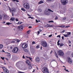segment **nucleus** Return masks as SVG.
Returning <instances> with one entry per match:
<instances>
[{
    "instance_id": "f257e3e1",
    "label": "nucleus",
    "mask_w": 73,
    "mask_h": 73,
    "mask_svg": "<svg viewBox=\"0 0 73 73\" xmlns=\"http://www.w3.org/2000/svg\"><path fill=\"white\" fill-rule=\"evenodd\" d=\"M24 8L27 9H29L30 8L29 4L28 3H26L23 5Z\"/></svg>"
},
{
    "instance_id": "f03ea898",
    "label": "nucleus",
    "mask_w": 73,
    "mask_h": 73,
    "mask_svg": "<svg viewBox=\"0 0 73 73\" xmlns=\"http://www.w3.org/2000/svg\"><path fill=\"white\" fill-rule=\"evenodd\" d=\"M42 71L43 73H49L48 70L46 67H43L42 69Z\"/></svg>"
},
{
    "instance_id": "7ed1b4c3",
    "label": "nucleus",
    "mask_w": 73,
    "mask_h": 73,
    "mask_svg": "<svg viewBox=\"0 0 73 73\" xmlns=\"http://www.w3.org/2000/svg\"><path fill=\"white\" fill-rule=\"evenodd\" d=\"M41 44L44 48H46L48 46L47 43L45 41H43L41 42Z\"/></svg>"
},
{
    "instance_id": "20e7f679",
    "label": "nucleus",
    "mask_w": 73,
    "mask_h": 73,
    "mask_svg": "<svg viewBox=\"0 0 73 73\" xmlns=\"http://www.w3.org/2000/svg\"><path fill=\"white\" fill-rule=\"evenodd\" d=\"M61 3L63 5H65L68 3V0H61Z\"/></svg>"
},
{
    "instance_id": "39448f33",
    "label": "nucleus",
    "mask_w": 73,
    "mask_h": 73,
    "mask_svg": "<svg viewBox=\"0 0 73 73\" xmlns=\"http://www.w3.org/2000/svg\"><path fill=\"white\" fill-rule=\"evenodd\" d=\"M19 51V48L17 47H15L12 50V52L13 53H16Z\"/></svg>"
},
{
    "instance_id": "423d86ee",
    "label": "nucleus",
    "mask_w": 73,
    "mask_h": 73,
    "mask_svg": "<svg viewBox=\"0 0 73 73\" xmlns=\"http://www.w3.org/2000/svg\"><path fill=\"white\" fill-rule=\"evenodd\" d=\"M58 54L59 56H63L64 55V54L63 52L60 50L58 51Z\"/></svg>"
},
{
    "instance_id": "0eeeda50",
    "label": "nucleus",
    "mask_w": 73,
    "mask_h": 73,
    "mask_svg": "<svg viewBox=\"0 0 73 73\" xmlns=\"http://www.w3.org/2000/svg\"><path fill=\"white\" fill-rule=\"evenodd\" d=\"M2 68L3 69L5 73H9V71H8V70L6 68H5L4 67H2Z\"/></svg>"
},
{
    "instance_id": "6e6552de",
    "label": "nucleus",
    "mask_w": 73,
    "mask_h": 73,
    "mask_svg": "<svg viewBox=\"0 0 73 73\" xmlns=\"http://www.w3.org/2000/svg\"><path fill=\"white\" fill-rule=\"evenodd\" d=\"M28 46H27V44L25 43H23L22 45V47L23 49H24L25 48H27Z\"/></svg>"
},
{
    "instance_id": "1a4fd4ad",
    "label": "nucleus",
    "mask_w": 73,
    "mask_h": 73,
    "mask_svg": "<svg viewBox=\"0 0 73 73\" xmlns=\"http://www.w3.org/2000/svg\"><path fill=\"white\" fill-rule=\"evenodd\" d=\"M9 9L10 11V12H16V9L15 8H13L11 9V8L10 7H9Z\"/></svg>"
},
{
    "instance_id": "9d476101",
    "label": "nucleus",
    "mask_w": 73,
    "mask_h": 73,
    "mask_svg": "<svg viewBox=\"0 0 73 73\" xmlns=\"http://www.w3.org/2000/svg\"><path fill=\"white\" fill-rule=\"evenodd\" d=\"M18 29L19 31H23V26L22 25L19 26L18 27Z\"/></svg>"
},
{
    "instance_id": "9b49d317",
    "label": "nucleus",
    "mask_w": 73,
    "mask_h": 73,
    "mask_svg": "<svg viewBox=\"0 0 73 73\" xmlns=\"http://www.w3.org/2000/svg\"><path fill=\"white\" fill-rule=\"evenodd\" d=\"M26 64H27V66H29V65L31 64V61L29 60H26Z\"/></svg>"
},
{
    "instance_id": "f8f14e48",
    "label": "nucleus",
    "mask_w": 73,
    "mask_h": 73,
    "mask_svg": "<svg viewBox=\"0 0 73 73\" xmlns=\"http://www.w3.org/2000/svg\"><path fill=\"white\" fill-rule=\"evenodd\" d=\"M68 63L70 64H72V59H71L69 57L68 58Z\"/></svg>"
},
{
    "instance_id": "ddd939ff",
    "label": "nucleus",
    "mask_w": 73,
    "mask_h": 73,
    "mask_svg": "<svg viewBox=\"0 0 73 73\" xmlns=\"http://www.w3.org/2000/svg\"><path fill=\"white\" fill-rule=\"evenodd\" d=\"M36 62H39L40 61V58L38 57H37L36 58Z\"/></svg>"
},
{
    "instance_id": "4468645a",
    "label": "nucleus",
    "mask_w": 73,
    "mask_h": 73,
    "mask_svg": "<svg viewBox=\"0 0 73 73\" xmlns=\"http://www.w3.org/2000/svg\"><path fill=\"white\" fill-rule=\"evenodd\" d=\"M29 69H31L32 68V64H29V66H28Z\"/></svg>"
},
{
    "instance_id": "2eb2a0df",
    "label": "nucleus",
    "mask_w": 73,
    "mask_h": 73,
    "mask_svg": "<svg viewBox=\"0 0 73 73\" xmlns=\"http://www.w3.org/2000/svg\"><path fill=\"white\" fill-rule=\"evenodd\" d=\"M16 20V19L15 18L13 17H12L10 19V20H11V21H13L14 20Z\"/></svg>"
},
{
    "instance_id": "dca6fc26",
    "label": "nucleus",
    "mask_w": 73,
    "mask_h": 73,
    "mask_svg": "<svg viewBox=\"0 0 73 73\" xmlns=\"http://www.w3.org/2000/svg\"><path fill=\"white\" fill-rule=\"evenodd\" d=\"M54 56H56V57L58 58V55H57V53H56V52H55L54 53Z\"/></svg>"
},
{
    "instance_id": "f3484780",
    "label": "nucleus",
    "mask_w": 73,
    "mask_h": 73,
    "mask_svg": "<svg viewBox=\"0 0 73 73\" xmlns=\"http://www.w3.org/2000/svg\"><path fill=\"white\" fill-rule=\"evenodd\" d=\"M38 12H41L42 11V10L41 9H38Z\"/></svg>"
},
{
    "instance_id": "a211bd4d",
    "label": "nucleus",
    "mask_w": 73,
    "mask_h": 73,
    "mask_svg": "<svg viewBox=\"0 0 73 73\" xmlns=\"http://www.w3.org/2000/svg\"><path fill=\"white\" fill-rule=\"evenodd\" d=\"M67 35H68V36L69 37V35H71V33L68 32L67 33Z\"/></svg>"
},
{
    "instance_id": "6ab92c4d",
    "label": "nucleus",
    "mask_w": 73,
    "mask_h": 73,
    "mask_svg": "<svg viewBox=\"0 0 73 73\" xmlns=\"http://www.w3.org/2000/svg\"><path fill=\"white\" fill-rule=\"evenodd\" d=\"M43 3V1H40L38 3V4H42Z\"/></svg>"
},
{
    "instance_id": "aec40b11",
    "label": "nucleus",
    "mask_w": 73,
    "mask_h": 73,
    "mask_svg": "<svg viewBox=\"0 0 73 73\" xmlns=\"http://www.w3.org/2000/svg\"><path fill=\"white\" fill-rule=\"evenodd\" d=\"M63 36L65 37H68V36L67 34H63Z\"/></svg>"
},
{
    "instance_id": "412c9836",
    "label": "nucleus",
    "mask_w": 73,
    "mask_h": 73,
    "mask_svg": "<svg viewBox=\"0 0 73 73\" xmlns=\"http://www.w3.org/2000/svg\"><path fill=\"white\" fill-rule=\"evenodd\" d=\"M21 10H22V11H23L24 12H25V11H26V10L25 9L23 8H22L21 9Z\"/></svg>"
},
{
    "instance_id": "4be33fe9",
    "label": "nucleus",
    "mask_w": 73,
    "mask_h": 73,
    "mask_svg": "<svg viewBox=\"0 0 73 73\" xmlns=\"http://www.w3.org/2000/svg\"><path fill=\"white\" fill-rule=\"evenodd\" d=\"M15 41H16V42H20V40H19V39H15Z\"/></svg>"
},
{
    "instance_id": "5701e85b",
    "label": "nucleus",
    "mask_w": 73,
    "mask_h": 73,
    "mask_svg": "<svg viewBox=\"0 0 73 73\" xmlns=\"http://www.w3.org/2000/svg\"><path fill=\"white\" fill-rule=\"evenodd\" d=\"M49 24H47L45 26V27L46 28H48V27H49Z\"/></svg>"
},
{
    "instance_id": "b1692460",
    "label": "nucleus",
    "mask_w": 73,
    "mask_h": 73,
    "mask_svg": "<svg viewBox=\"0 0 73 73\" xmlns=\"http://www.w3.org/2000/svg\"><path fill=\"white\" fill-rule=\"evenodd\" d=\"M24 50L25 52H28L29 51L28 50V49H24Z\"/></svg>"
},
{
    "instance_id": "393cba45",
    "label": "nucleus",
    "mask_w": 73,
    "mask_h": 73,
    "mask_svg": "<svg viewBox=\"0 0 73 73\" xmlns=\"http://www.w3.org/2000/svg\"><path fill=\"white\" fill-rule=\"evenodd\" d=\"M3 47V45L0 44V49H1Z\"/></svg>"
},
{
    "instance_id": "a878e982",
    "label": "nucleus",
    "mask_w": 73,
    "mask_h": 73,
    "mask_svg": "<svg viewBox=\"0 0 73 73\" xmlns=\"http://www.w3.org/2000/svg\"><path fill=\"white\" fill-rule=\"evenodd\" d=\"M40 48V45H38L36 47V49H38V48Z\"/></svg>"
},
{
    "instance_id": "bb28decb",
    "label": "nucleus",
    "mask_w": 73,
    "mask_h": 73,
    "mask_svg": "<svg viewBox=\"0 0 73 73\" xmlns=\"http://www.w3.org/2000/svg\"><path fill=\"white\" fill-rule=\"evenodd\" d=\"M2 18L3 17L2 16V15H0V20H2Z\"/></svg>"
},
{
    "instance_id": "cd10ccee",
    "label": "nucleus",
    "mask_w": 73,
    "mask_h": 73,
    "mask_svg": "<svg viewBox=\"0 0 73 73\" xmlns=\"http://www.w3.org/2000/svg\"><path fill=\"white\" fill-rule=\"evenodd\" d=\"M59 27H61V28H64V27H65V25H63L60 26H59Z\"/></svg>"
},
{
    "instance_id": "c85d7f7f",
    "label": "nucleus",
    "mask_w": 73,
    "mask_h": 73,
    "mask_svg": "<svg viewBox=\"0 0 73 73\" xmlns=\"http://www.w3.org/2000/svg\"><path fill=\"white\" fill-rule=\"evenodd\" d=\"M64 45V44L62 43H61L60 44V46H62Z\"/></svg>"
},
{
    "instance_id": "c756f323",
    "label": "nucleus",
    "mask_w": 73,
    "mask_h": 73,
    "mask_svg": "<svg viewBox=\"0 0 73 73\" xmlns=\"http://www.w3.org/2000/svg\"><path fill=\"white\" fill-rule=\"evenodd\" d=\"M4 16H3V17L4 19H5L6 17H7V16L6 15H4Z\"/></svg>"
},
{
    "instance_id": "7c9ffc66",
    "label": "nucleus",
    "mask_w": 73,
    "mask_h": 73,
    "mask_svg": "<svg viewBox=\"0 0 73 73\" xmlns=\"http://www.w3.org/2000/svg\"><path fill=\"white\" fill-rule=\"evenodd\" d=\"M49 27H53V25H49Z\"/></svg>"
},
{
    "instance_id": "2f4dec72",
    "label": "nucleus",
    "mask_w": 73,
    "mask_h": 73,
    "mask_svg": "<svg viewBox=\"0 0 73 73\" xmlns=\"http://www.w3.org/2000/svg\"><path fill=\"white\" fill-rule=\"evenodd\" d=\"M48 22L50 23H54V21H48Z\"/></svg>"
},
{
    "instance_id": "473e14b6",
    "label": "nucleus",
    "mask_w": 73,
    "mask_h": 73,
    "mask_svg": "<svg viewBox=\"0 0 73 73\" xmlns=\"http://www.w3.org/2000/svg\"><path fill=\"white\" fill-rule=\"evenodd\" d=\"M17 24H22V23L20 21H19L18 22Z\"/></svg>"
},
{
    "instance_id": "72a5a7b5",
    "label": "nucleus",
    "mask_w": 73,
    "mask_h": 73,
    "mask_svg": "<svg viewBox=\"0 0 73 73\" xmlns=\"http://www.w3.org/2000/svg\"><path fill=\"white\" fill-rule=\"evenodd\" d=\"M48 13H49V12L47 11L46 12H45L44 13H45L46 15H47L48 14Z\"/></svg>"
},
{
    "instance_id": "f704fd0d",
    "label": "nucleus",
    "mask_w": 73,
    "mask_h": 73,
    "mask_svg": "<svg viewBox=\"0 0 73 73\" xmlns=\"http://www.w3.org/2000/svg\"><path fill=\"white\" fill-rule=\"evenodd\" d=\"M50 7L51 8H54V5H51V6Z\"/></svg>"
},
{
    "instance_id": "c9c22d12",
    "label": "nucleus",
    "mask_w": 73,
    "mask_h": 73,
    "mask_svg": "<svg viewBox=\"0 0 73 73\" xmlns=\"http://www.w3.org/2000/svg\"><path fill=\"white\" fill-rule=\"evenodd\" d=\"M1 58L3 60H4V59L5 58L4 57H1Z\"/></svg>"
},
{
    "instance_id": "e433bc0d",
    "label": "nucleus",
    "mask_w": 73,
    "mask_h": 73,
    "mask_svg": "<svg viewBox=\"0 0 73 73\" xmlns=\"http://www.w3.org/2000/svg\"><path fill=\"white\" fill-rule=\"evenodd\" d=\"M29 57V60H31V61H32V58H31V57Z\"/></svg>"
},
{
    "instance_id": "4c0bfd02",
    "label": "nucleus",
    "mask_w": 73,
    "mask_h": 73,
    "mask_svg": "<svg viewBox=\"0 0 73 73\" xmlns=\"http://www.w3.org/2000/svg\"><path fill=\"white\" fill-rule=\"evenodd\" d=\"M66 19V17H64L63 18V20H65Z\"/></svg>"
},
{
    "instance_id": "58836bf2",
    "label": "nucleus",
    "mask_w": 73,
    "mask_h": 73,
    "mask_svg": "<svg viewBox=\"0 0 73 73\" xmlns=\"http://www.w3.org/2000/svg\"><path fill=\"white\" fill-rule=\"evenodd\" d=\"M56 37H59V38H60L61 37V36L60 35H58Z\"/></svg>"
},
{
    "instance_id": "ea45409f",
    "label": "nucleus",
    "mask_w": 73,
    "mask_h": 73,
    "mask_svg": "<svg viewBox=\"0 0 73 73\" xmlns=\"http://www.w3.org/2000/svg\"><path fill=\"white\" fill-rule=\"evenodd\" d=\"M18 73H25V72H22L21 71H19L18 72Z\"/></svg>"
},
{
    "instance_id": "a19ab883",
    "label": "nucleus",
    "mask_w": 73,
    "mask_h": 73,
    "mask_svg": "<svg viewBox=\"0 0 73 73\" xmlns=\"http://www.w3.org/2000/svg\"><path fill=\"white\" fill-rule=\"evenodd\" d=\"M54 19L55 20H57V19H58V17H56Z\"/></svg>"
},
{
    "instance_id": "79ce46f5",
    "label": "nucleus",
    "mask_w": 73,
    "mask_h": 73,
    "mask_svg": "<svg viewBox=\"0 0 73 73\" xmlns=\"http://www.w3.org/2000/svg\"><path fill=\"white\" fill-rule=\"evenodd\" d=\"M48 11H49V12H51V10L50 9H48Z\"/></svg>"
},
{
    "instance_id": "37998d69",
    "label": "nucleus",
    "mask_w": 73,
    "mask_h": 73,
    "mask_svg": "<svg viewBox=\"0 0 73 73\" xmlns=\"http://www.w3.org/2000/svg\"><path fill=\"white\" fill-rule=\"evenodd\" d=\"M57 45L59 46V45H60V43H57Z\"/></svg>"
},
{
    "instance_id": "c03bdc74",
    "label": "nucleus",
    "mask_w": 73,
    "mask_h": 73,
    "mask_svg": "<svg viewBox=\"0 0 73 73\" xmlns=\"http://www.w3.org/2000/svg\"><path fill=\"white\" fill-rule=\"evenodd\" d=\"M52 35H50L48 36V37H52Z\"/></svg>"
},
{
    "instance_id": "a18cd8bd",
    "label": "nucleus",
    "mask_w": 73,
    "mask_h": 73,
    "mask_svg": "<svg viewBox=\"0 0 73 73\" xmlns=\"http://www.w3.org/2000/svg\"><path fill=\"white\" fill-rule=\"evenodd\" d=\"M68 42L69 44H71V41H70L69 40L68 41Z\"/></svg>"
},
{
    "instance_id": "49530a36",
    "label": "nucleus",
    "mask_w": 73,
    "mask_h": 73,
    "mask_svg": "<svg viewBox=\"0 0 73 73\" xmlns=\"http://www.w3.org/2000/svg\"><path fill=\"white\" fill-rule=\"evenodd\" d=\"M62 40H64V36H62Z\"/></svg>"
},
{
    "instance_id": "de8ad7c7",
    "label": "nucleus",
    "mask_w": 73,
    "mask_h": 73,
    "mask_svg": "<svg viewBox=\"0 0 73 73\" xmlns=\"http://www.w3.org/2000/svg\"><path fill=\"white\" fill-rule=\"evenodd\" d=\"M60 40H58L57 43H59V42H60Z\"/></svg>"
},
{
    "instance_id": "09e8293b",
    "label": "nucleus",
    "mask_w": 73,
    "mask_h": 73,
    "mask_svg": "<svg viewBox=\"0 0 73 73\" xmlns=\"http://www.w3.org/2000/svg\"><path fill=\"white\" fill-rule=\"evenodd\" d=\"M66 72H69V71L68 70H66Z\"/></svg>"
},
{
    "instance_id": "8fccbe9b",
    "label": "nucleus",
    "mask_w": 73,
    "mask_h": 73,
    "mask_svg": "<svg viewBox=\"0 0 73 73\" xmlns=\"http://www.w3.org/2000/svg\"><path fill=\"white\" fill-rule=\"evenodd\" d=\"M10 23H6L7 25H10Z\"/></svg>"
},
{
    "instance_id": "3c124183",
    "label": "nucleus",
    "mask_w": 73,
    "mask_h": 73,
    "mask_svg": "<svg viewBox=\"0 0 73 73\" xmlns=\"http://www.w3.org/2000/svg\"><path fill=\"white\" fill-rule=\"evenodd\" d=\"M29 31H30L29 30L27 32V33L28 34L29 33V32H29Z\"/></svg>"
},
{
    "instance_id": "603ef678",
    "label": "nucleus",
    "mask_w": 73,
    "mask_h": 73,
    "mask_svg": "<svg viewBox=\"0 0 73 73\" xmlns=\"http://www.w3.org/2000/svg\"><path fill=\"white\" fill-rule=\"evenodd\" d=\"M29 29H31V28H32V27L31 26H29Z\"/></svg>"
},
{
    "instance_id": "864d4df0",
    "label": "nucleus",
    "mask_w": 73,
    "mask_h": 73,
    "mask_svg": "<svg viewBox=\"0 0 73 73\" xmlns=\"http://www.w3.org/2000/svg\"><path fill=\"white\" fill-rule=\"evenodd\" d=\"M23 58H25V56H24V55H23Z\"/></svg>"
},
{
    "instance_id": "5fc2aeb1",
    "label": "nucleus",
    "mask_w": 73,
    "mask_h": 73,
    "mask_svg": "<svg viewBox=\"0 0 73 73\" xmlns=\"http://www.w3.org/2000/svg\"><path fill=\"white\" fill-rule=\"evenodd\" d=\"M15 1H16V2H17V3L19 2V1L18 0H15Z\"/></svg>"
},
{
    "instance_id": "6e6d98bb",
    "label": "nucleus",
    "mask_w": 73,
    "mask_h": 73,
    "mask_svg": "<svg viewBox=\"0 0 73 73\" xmlns=\"http://www.w3.org/2000/svg\"><path fill=\"white\" fill-rule=\"evenodd\" d=\"M16 21H19V20L18 19H16Z\"/></svg>"
},
{
    "instance_id": "4d7b16f0",
    "label": "nucleus",
    "mask_w": 73,
    "mask_h": 73,
    "mask_svg": "<svg viewBox=\"0 0 73 73\" xmlns=\"http://www.w3.org/2000/svg\"><path fill=\"white\" fill-rule=\"evenodd\" d=\"M47 0L48 1H49V2L52 1V0Z\"/></svg>"
},
{
    "instance_id": "13d9d810",
    "label": "nucleus",
    "mask_w": 73,
    "mask_h": 73,
    "mask_svg": "<svg viewBox=\"0 0 73 73\" xmlns=\"http://www.w3.org/2000/svg\"><path fill=\"white\" fill-rule=\"evenodd\" d=\"M13 48V47H12V46H11L10 47V49H12Z\"/></svg>"
},
{
    "instance_id": "bf43d9fd",
    "label": "nucleus",
    "mask_w": 73,
    "mask_h": 73,
    "mask_svg": "<svg viewBox=\"0 0 73 73\" xmlns=\"http://www.w3.org/2000/svg\"><path fill=\"white\" fill-rule=\"evenodd\" d=\"M12 16H13L14 15V14H13V12H12Z\"/></svg>"
},
{
    "instance_id": "052dcab7",
    "label": "nucleus",
    "mask_w": 73,
    "mask_h": 73,
    "mask_svg": "<svg viewBox=\"0 0 73 73\" xmlns=\"http://www.w3.org/2000/svg\"><path fill=\"white\" fill-rule=\"evenodd\" d=\"M34 72H35V69H34L33 70V71L32 72L33 73Z\"/></svg>"
},
{
    "instance_id": "680f3d73",
    "label": "nucleus",
    "mask_w": 73,
    "mask_h": 73,
    "mask_svg": "<svg viewBox=\"0 0 73 73\" xmlns=\"http://www.w3.org/2000/svg\"><path fill=\"white\" fill-rule=\"evenodd\" d=\"M32 43L33 44H35V42L34 41H33L32 42Z\"/></svg>"
},
{
    "instance_id": "e2e57ef3",
    "label": "nucleus",
    "mask_w": 73,
    "mask_h": 73,
    "mask_svg": "<svg viewBox=\"0 0 73 73\" xmlns=\"http://www.w3.org/2000/svg\"><path fill=\"white\" fill-rule=\"evenodd\" d=\"M52 53H53V51L51 50V52H50V54H51Z\"/></svg>"
},
{
    "instance_id": "0e129e2a",
    "label": "nucleus",
    "mask_w": 73,
    "mask_h": 73,
    "mask_svg": "<svg viewBox=\"0 0 73 73\" xmlns=\"http://www.w3.org/2000/svg\"><path fill=\"white\" fill-rule=\"evenodd\" d=\"M36 23H38V21L37 20H36Z\"/></svg>"
},
{
    "instance_id": "69168bd1",
    "label": "nucleus",
    "mask_w": 73,
    "mask_h": 73,
    "mask_svg": "<svg viewBox=\"0 0 73 73\" xmlns=\"http://www.w3.org/2000/svg\"><path fill=\"white\" fill-rule=\"evenodd\" d=\"M62 32V33H64V32H65V30L63 31Z\"/></svg>"
},
{
    "instance_id": "338daca9",
    "label": "nucleus",
    "mask_w": 73,
    "mask_h": 73,
    "mask_svg": "<svg viewBox=\"0 0 73 73\" xmlns=\"http://www.w3.org/2000/svg\"><path fill=\"white\" fill-rule=\"evenodd\" d=\"M20 62H18L17 63V64H19V63Z\"/></svg>"
},
{
    "instance_id": "774afa93",
    "label": "nucleus",
    "mask_w": 73,
    "mask_h": 73,
    "mask_svg": "<svg viewBox=\"0 0 73 73\" xmlns=\"http://www.w3.org/2000/svg\"><path fill=\"white\" fill-rule=\"evenodd\" d=\"M52 61H55V60L53 59L52 60Z\"/></svg>"
}]
</instances>
